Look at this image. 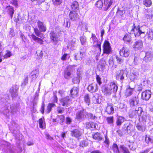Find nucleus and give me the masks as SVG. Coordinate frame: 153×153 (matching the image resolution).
Listing matches in <instances>:
<instances>
[{
    "label": "nucleus",
    "mask_w": 153,
    "mask_h": 153,
    "mask_svg": "<svg viewBox=\"0 0 153 153\" xmlns=\"http://www.w3.org/2000/svg\"><path fill=\"white\" fill-rule=\"evenodd\" d=\"M87 144L86 143L85 141L83 140L80 142V146L83 147L86 146L87 145Z\"/></svg>",
    "instance_id": "680f3d73"
},
{
    "label": "nucleus",
    "mask_w": 153,
    "mask_h": 153,
    "mask_svg": "<svg viewBox=\"0 0 153 153\" xmlns=\"http://www.w3.org/2000/svg\"><path fill=\"white\" fill-rule=\"evenodd\" d=\"M146 17L147 19H152L153 17V11H151L150 13L147 14Z\"/></svg>",
    "instance_id": "0e129e2a"
},
{
    "label": "nucleus",
    "mask_w": 153,
    "mask_h": 153,
    "mask_svg": "<svg viewBox=\"0 0 153 153\" xmlns=\"http://www.w3.org/2000/svg\"><path fill=\"white\" fill-rule=\"evenodd\" d=\"M114 153H120L118 146L116 143H114L111 148Z\"/></svg>",
    "instance_id": "473e14b6"
},
{
    "label": "nucleus",
    "mask_w": 153,
    "mask_h": 153,
    "mask_svg": "<svg viewBox=\"0 0 153 153\" xmlns=\"http://www.w3.org/2000/svg\"><path fill=\"white\" fill-rule=\"evenodd\" d=\"M144 112H143V109L141 107H138L136 108L135 110H131L129 115L130 117L136 118L138 117L139 118H142L143 120H145L146 118V115H142V114H143Z\"/></svg>",
    "instance_id": "f03ea898"
},
{
    "label": "nucleus",
    "mask_w": 153,
    "mask_h": 153,
    "mask_svg": "<svg viewBox=\"0 0 153 153\" xmlns=\"http://www.w3.org/2000/svg\"><path fill=\"white\" fill-rule=\"evenodd\" d=\"M31 37L33 40L40 45L43 44L44 41L43 40L35 36L34 34L31 35Z\"/></svg>",
    "instance_id": "393cba45"
},
{
    "label": "nucleus",
    "mask_w": 153,
    "mask_h": 153,
    "mask_svg": "<svg viewBox=\"0 0 153 153\" xmlns=\"http://www.w3.org/2000/svg\"><path fill=\"white\" fill-rule=\"evenodd\" d=\"M28 81V78L27 77L25 79L24 81L22 83V86H25L27 83Z\"/></svg>",
    "instance_id": "338daca9"
},
{
    "label": "nucleus",
    "mask_w": 153,
    "mask_h": 153,
    "mask_svg": "<svg viewBox=\"0 0 153 153\" xmlns=\"http://www.w3.org/2000/svg\"><path fill=\"white\" fill-rule=\"evenodd\" d=\"M82 133L81 130L80 129L77 128L73 129L71 131L70 134L72 137L79 138L81 137Z\"/></svg>",
    "instance_id": "1a4fd4ad"
},
{
    "label": "nucleus",
    "mask_w": 153,
    "mask_h": 153,
    "mask_svg": "<svg viewBox=\"0 0 153 153\" xmlns=\"http://www.w3.org/2000/svg\"><path fill=\"white\" fill-rule=\"evenodd\" d=\"M101 97L98 95L97 97L96 96L94 97L93 99L95 103H100L101 102Z\"/></svg>",
    "instance_id": "72a5a7b5"
},
{
    "label": "nucleus",
    "mask_w": 153,
    "mask_h": 153,
    "mask_svg": "<svg viewBox=\"0 0 153 153\" xmlns=\"http://www.w3.org/2000/svg\"><path fill=\"white\" fill-rule=\"evenodd\" d=\"M105 140L104 141V143L105 144V146L108 147L109 144V139L108 138L107 136V135H105Z\"/></svg>",
    "instance_id": "603ef678"
},
{
    "label": "nucleus",
    "mask_w": 153,
    "mask_h": 153,
    "mask_svg": "<svg viewBox=\"0 0 153 153\" xmlns=\"http://www.w3.org/2000/svg\"><path fill=\"white\" fill-rule=\"evenodd\" d=\"M76 42V39H72L71 42L68 43V48H72V47L74 46V44Z\"/></svg>",
    "instance_id": "864d4df0"
},
{
    "label": "nucleus",
    "mask_w": 153,
    "mask_h": 153,
    "mask_svg": "<svg viewBox=\"0 0 153 153\" xmlns=\"http://www.w3.org/2000/svg\"><path fill=\"white\" fill-rule=\"evenodd\" d=\"M132 47L134 50L140 51L143 47V42L141 40H138L134 42Z\"/></svg>",
    "instance_id": "0eeeda50"
},
{
    "label": "nucleus",
    "mask_w": 153,
    "mask_h": 153,
    "mask_svg": "<svg viewBox=\"0 0 153 153\" xmlns=\"http://www.w3.org/2000/svg\"><path fill=\"white\" fill-rule=\"evenodd\" d=\"M80 76L79 74H77L73 79L72 81L74 83L79 84L80 80Z\"/></svg>",
    "instance_id": "2f4dec72"
},
{
    "label": "nucleus",
    "mask_w": 153,
    "mask_h": 153,
    "mask_svg": "<svg viewBox=\"0 0 153 153\" xmlns=\"http://www.w3.org/2000/svg\"><path fill=\"white\" fill-rule=\"evenodd\" d=\"M87 112L84 109L78 112L76 114V119L78 120L81 119L85 117V116H87Z\"/></svg>",
    "instance_id": "f3484780"
},
{
    "label": "nucleus",
    "mask_w": 153,
    "mask_h": 153,
    "mask_svg": "<svg viewBox=\"0 0 153 153\" xmlns=\"http://www.w3.org/2000/svg\"><path fill=\"white\" fill-rule=\"evenodd\" d=\"M134 90V88H131L129 87L126 90V95L127 96H131Z\"/></svg>",
    "instance_id": "37998d69"
},
{
    "label": "nucleus",
    "mask_w": 153,
    "mask_h": 153,
    "mask_svg": "<svg viewBox=\"0 0 153 153\" xmlns=\"http://www.w3.org/2000/svg\"><path fill=\"white\" fill-rule=\"evenodd\" d=\"M91 39L92 40L94 44L95 43H96L97 44L96 45V46L97 47V48L99 50L100 52V54L101 51V42L98 40L95 34L93 33H92L91 34Z\"/></svg>",
    "instance_id": "9b49d317"
},
{
    "label": "nucleus",
    "mask_w": 153,
    "mask_h": 153,
    "mask_svg": "<svg viewBox=\"0 0 153 153\" xmlns=\"http://www.w3.org/2000/svg\"><path fill=\"white\" fill-rule=\"evenodd\" d=\"M95 5L99 9L101 8L102 7L103 5L102 0H98L96 2Z\"/></svg>",
    "instance_id": "49530a36"
},
{
    "label": "nucleus",
    "mask_w": 153,
    "mask_h": 153,
    "mask_svg": "<svg viewBox=\"0 0 153 153\" xmlns=\"http://www.w3.org/2000/svg\"><path fill=\"white\" fill-rule=\"evenodd\" d=\"M56 105L53 103H50L48 104L47 108L46 111V113H49L51 111L52 108L55 107Z\"/></svg>",
    "instance_id": "f704fd0d"
},
{
    "label": "nucleus",
    "mask_w": 153,
    "mask_h": 153,
    "mask_svg": "<svg viewBox=\"0 0 153 153\" xmlns=\"http://www.w3.org/2000/svg\"><path fill=\"white\" fill-rule=\"evenodd\" d=\"M50 36L52 41L57 43L59 40V36L57 33H54L53 31H51L50 33Z\"/></svg>",
    "instance_id": "a211bd4d"
},
{
    "label": "nucleus",
    "mask_w": 153,
    "mask_h": 153,
    "mask_svg": "<svg viewBox=\"0 0 153 153\" xmlns=\"http://www.w3.org/2000/svg\"><path fill=\"white\" fill-rule=\"evenodd\" d=\"M7 8L10 15V17L12 19L14 13V10L13 7L10 6H8L7 7Z\"/></svg>",
    "instance_id": "c9c22d12"
},
{
    "label": "nucleus",
    "mask_w": 153,
    "mask_h": 153,
    "mask_svg": "<svg viewBox=\"0 0 153 153\" xmlns=\"http://www.w3.org/2000/svg\"><path fill=\"white\" fill-rule=\"evenodd\" d=\"M152 2L151 0H143V4L147 7H150L152 4Z\"/></svg>",
    "instance_id": "79ce46f5"
},
{
    "label": "nucleus",
    "mask_w": 153,
    "mask_h": 153,
    "mask_svg": "<svg viewBox=\"0 0 153 153\" xmlns=\"http://www.w3.org/2000/svg\"><path fill=\"white\" fill-rule=\"evenodd\" d=\"M106 65V62L104 60H102L101 61L99 64V67L100 68L101 70H104Z\"/></svg>",
    "instance_id": "58836bf2"
},
{
    "label": "nucleus",
    "mask_w": 153,
    "mask_h": 153,
    "mask_svg": "<svg viewBox=\"0 0 153 153\" xmlns=\"http://www.w3.org/2000/svg\"><path fill=\"white\" fill-rule=\"evenodd\" d=\"M69 17L71 20L74 21L77 20L79 18V16L78 14L75 12L71 11L70 13Z\"/></svg>",
    "instance_id": "5701e85b"
},
{
    "label": "nucleus",
    "mask_w": 153,
    "mask_h": 153,
    "mask_svg": "<svg viewBox=\"0 0 153 153\" xmlns=\"http://www.w3.org/2000/svg\"><path fill=\"white\" fill-rule=\"evenodd\" d=\"M12 55V53L11 52L9 51H7L6 54L3 56L4 59L10 57Z\"/></svg>",
    "instance_id": "5fc2aeb1"
},
{
    "label": "nucleus",
    "mask_w": 153,
    "mask_h": 153,
    "mask_svg": "<svg viewBox=\"0 0 153 153\" xmlns=\"http://www.w3.org/2000/svg\"><path fill=\"white\" fill-rule=\"evenodd\" d=\"M69 55L67 53H65L63 55L61 58V59L63 61L65 60L67 58H69Z\"/></svg>",
    "instance_id": "13d9d810"
},
{
    "label": "nucleus",
    "mask_w": 153,
    "mask_h": 153,
    "mask_svg": "<svg viewBox=\"0 0 153 153\" xmlns=\"http://www.w3.org/2000/svg\"><path fill=\"white\" fill-rule=\"evenodd\" d=\"M151 95V92L150 90H146L142 93L141 97L143 100H147L150 98Z\"/></svg>",
    "instance_id": "2eb2a0df"
},
{
    "label": "nucleus",
    "mask_w": 153,
    "mask_h": 153,
    "mask_svg": "<svg viewBox=\"0 0 153 153\" xmlns=\"http://www.w3.org/2000/svg\"><path fill=\"white\" fill-rule=\"evenodd\" d=\"M153 59V53L151 52H147L146 53V55L143 58V61L146 63L150 62Z\"/></svg>",
    "instance_id": "4468645a"
},
{
    "label": "nucleus",
    "mask_w": 153,
    "mask_h": 153,
    "mask_svg": "<svg viewBox=\"0 0 153 153\" xmlns=\"http://www.w3.org/2000/svg\"><path fill=\"white\" fill-rule=\"evenodd\" d=\"M65 117L64 115L58 116L57 117L58 119V121L60 124H62L64 122Z\"/></svg>",
    "instance_id": "09e8293b"
},
{
    "label": "nucleus",
    "mask_w": 153,
    "mask_h": 153,
    "mask_svg": "<svg viewBox=\"0 0 153 153\" xmlns=\"http://www.w3.org/2000/svg\"><path fill=\"white\" fill-rule=\"evenodd\" d=\"M120 54L121 56L127 57L130 54V51L128 48L123 47L120 51Z\"/></svg>",
    "instance_id": "f8f14e48"
},
{
    "label": "nucleus",
    "mask_w": 153,
    "mask_h": 153,
    "mask_svg": "<svg viewBox=\"0 0 153 153\" xmlns=\"http://www.w3.org/2000/svg\"><path fill=\"white\" fill-rule=\"evenodd\" d=\"M123 40L128 42H130L131 41V37L130 35L126 34L123 38Z\"/></svg>",
    "instance_id": "ea45409f"
},
{
    "label": "nucleus",
    "mask_w": 153,
    "mask_h": 153,
    "mask_svg": "<svg viewBox=\"0 0 153 153\" xmlns=\"http://www.w3.org/2000/svg\"><path fill=\"white\" fill-rule=\"evenodd\" d=\"M19 89V87L17 85L13 86L10 90L12 97H16L18 95L17 91Z\"/></svg>",
    "instance_id": "dca6fc26"
},
{
    "label": "nucleus",
    "mask_w": 153,
    "mask_h": 153,
    "mask_svg": "<svg viewBox=\"0 0 153 153\" xmlns=\"http://www.w3.org/2000/svg\"><path fill=\"white\" fill-rule=\"evenodd\" d=\"M71 7L73 10L76 11L79 9V4L76 1H73L71 4Z\"/></svg>",
    "instance_id": "c756f323"
},
{
    "label": "nucleus",
    "mask_w": 153,
    "mask_h": 153,
    "mask_svg": "<svg viewBox=\"0 0 153 153\" xmlns=\"http://www.w3.org/2000/svg\"><path fill=\"white\" fill-rule=\"evenodd\" d=\"M85 117L90 118V119L93 120H94L97 118V117L94 115L93 114L90 113H88V112L87 114V116H85Z\"/></svg>",
    "instance_id": "4c0bfd02"
},
{
    "label": "nucleus",
    "mask_w": 153,
    "mask_h": 153,
    "mask_svg": "<svg viewBox=\"0 0 153 153\" xmlns=\"http://www.w3.org/2000/svg\"><path fill=\"white\" fill-rule=\"evenodd\" d=\"M115 58L117 59V62L118 63L121 64L123 62V60L120 57H118L117 56H115Z\"/></svg>",
    "instance_id": "e2e57ef3"
},
{
    "label": "nucleus",
    "mask_w": 153,
    "mask_h": 153,
    "mask_svg": "<svg viewBox=\"0 0 153 153\" xmlns=\"http://www.w3.org/2000/svg\"><path fill=\"white\" fill-rule=\"evenodd\" d=\"M9 106V104H8V105H6L5 107L4 108V109L3 111V113L4 114H6L9 112V110L8 109V107Z\"/></svg>",
    "instance_id": "bf43d9fd"
},
{
    "label": "nucleus",
    "mask_w": 153,
    "mask_h": 153,
    "mask_svg": "<svg viewBox=\"0 0 153 153\" xmlns=\"http://www.w3.org/2000/svg\"><path fill=\"white\" fill-rule=\"evenodd\" d=\"M139 98L137 96L132 97L129 100V104L131 107H133L137 106L139 103Z\"/></svg>",
    "instance_id": "9d476101"
},
{
    "label": "nucleus",
    "mask_w": 153,
    "mask_h": 153,
    "mask_svg": "<svg viewBox=\"0 0 153 153\" xmlns=\"http://www.w3.org/2000/svg\"><path fill=\"white\" fill-rule=\"evenodd\" d=\"M146 35L148 36V38L150 39H153V31L149 30L146 33Z\"/></svg>",
    "instance_id": "de8ad7c7"
},
{
    "label": "nucleus",
    "mask_w": 153,
    "mask_h": 153,
    "mask_svg": "<svg viewBox=\"0 0 153 153\" xmlns=\"http://www.w3.org/2000/svg\"><path fill=\"white\" fill-rule=\"evenodd\" d=\"M113 0H104V10L106 11L111 6L113 2Z\"/></svg>",
    "instance_id": "4be33fe9"
},
{
    "label": "nucleus",
    "mask_w": 153,
    "mask_h": 153,
    "mask_svg": "<svg viewBox=\"0 0 153 153\" xmlns=\"http://www.w3.org/2000/svg\"><path fill=\"white\" fill-rule=\"evenodd\" d=\"M71 121L72 119L71 118L67 117L66 118V123L67 124H70Z\"/></svg>",
    "instance_id": "69168bd1"
},
{
    "label": "nucleus",
    "mask_w": 153,
    "mask_h": 153,
    "mask_svg": "<svg viewBox=\"0 0 153 153\" xmlns=\"http://www.w3.org/2000/svg\"><path fill=\"white\" fill-rule=\"evenodd\" d=\"M84 100L85 102L89 105L90 103V99L88 94H86L84 97Z\"/></svg>",
    "instance_id": "8fccbe9b"
},
{
    "label": "nucleus",
    "mask_w": 153,
    "mask_h": 153,
    "mask_svg": "<svg viewBox=\"0 0 153 153\" xmlns=\"http://www.w3.org/2000/svg\"><path fill=\"white\" fill-rule=\"evenodd\" d=\"M39 126L40 128L44 129L45 128V123H44V120L42 118H40L39 120Z\"/></svg>",
    "instance_id": "c03bdc74"
},
{
    "label": "nucleus",
    "mask_w": 153,
    "mask_h": 153,
    "mask_svg": "<svg viewBox=\"0 0 153 153\" xmlns=\"http://www.w3.org/2000/svg\"><path fill=\"white\" fill-rule=\"evenodd\" d=\"M69 102L70 99L69 97H67L62 98L60 100L61 103L63 106H65V105L67 106L69 104Z\"/></svg>",
    "instance_id": "bb28decb"
},
{
    "label": "nucleus",
    "mask_w": 153,
    "mask_h": 153,
    "mask_svg": "<svg viewBox=\"0 0 153 153\" xmlns=\"http://www.w3.org/2000/svg\"><path fill=\"white\" fill-rule=\"evenodd\" d=\"M136 128L138 130L143 131H145V127L143 126H142L139 124H137L136 126Z\"/></svg>",
    "instance_id": "6e6d98bb"
},
{
    "label": "nucleus",
    "mask_w": 153,
    "mask_h": 153,
    "mask_svg": "<svg viewBox=\"0 0 153 153\" xmlns=\"http://www.w3.org/2000/svg\"><path fill=\"white\" fill-rule=\"evenodd\" d=\"M103 48V53L102 55L103 56L106 54L108 56L111 51V48L110 43L107 40H105L104 42Z\"/></svg>",
    "instance_id": "39448f33"
},
{
    "label": "nucleus",
    "mask_w": 153,
    "mask_h": 153,
    "mask_svg": "<svg viewBox=\"0 0 153 153\" xmlns=\"http://www.w3.org/2000/svg\"><path fill=\"white\" fill-rule=\"evenodd\" d=\"M57 110L59 114H62L64 111V108H61L59 107H58Z\"/></svg>",
    "instance_id": "774afa93"
},
{
    "label": "nucleus",
    "mask_w": 153,
    "mask_h": 153,
    "mask_svg": "<svg viewBox=\"0 0 153 153\" xmlns=\"http://www.w3.org/2000/svg\"><path fill=\"white\" fill-rule=\"evenodd\" d=\"M81 44L82 45H85L87 42V39L86 37L84 36H82L80 37V38Z\"/></svg>",
    "instance_id": "a19ab883"
},
{
    "label": "nucleus",
    "mask_w": 153,
    "mask_h": 153,
    "mask_svg": "<svg viewBox=\"0 0 153 153\" xmlns=\"http://www.w3.org/2000/svg\"><path fill=\"white\" fill-rule=\"evenodd\" d=\"M78 92V89L76 87H74L70 91V94L71 97L76 96Z\"/></svg>",
    "instance_id": "a878e982"
},
{
    "label": "nucleus",
    "mask_w": 153,
    "mask_h": 153,
    "mask_svg": "<svg viewBox=\"0 0 153 153\" xmlns=\"http://www.w3.org/2000/svg\"><path fill=\"white\" fill-rule=\"evenodd\" d=\"M130 74V78L132 80L136 79L139 75L138 71L136 70L131 71Z\"/></svg>",
    "instance_id": "aec40b11"
},
{
    "label": "nucleus",
    "mask_w": 153,
    "mask_h": 153,
    "mask_svg": "<svg viewBox=\"0 0 153 153\" xmlns=\"http://www.w3.org/2000/svg\"><path fill=\"white\" fill-rule=\"evenodd\" d=\"M146 28L145 26L137 25L135 23H134L130 33L134 34V36L136 37L139 36L141 34L145 33L147 29Z\"/></svg>",
    "instance_id": "f257e3e1"
},
{
    "label": "nucleus",
    "mask_w": 153,
    "mask_h": 153,
    "mask_svg": "<svg viewBox=\"0 0 153 153\" xmlns=\"http://www.w3.org/2000/svg\"><path fill=\"white\" fill-rule=\"evenodd\" d=\"M53 4L55 5H59L62 2V0H52Z\"/></svg>",
    "instance_id": "4d7b16f0"
},
{
    "label": "nucleus",
    "mask_w": 153,
    "mask_h": 153,
    "mask_svg": "<svg viewBox=\"0 0 153 153\" xmlns=\"http://www.w3.org/2000/svg\"><path fill=\"white\" fill-rule=\"evenodd\" d=\"M115 77L116 79L121 81H123L124 77L127 75L125 71L123 70L117 71Z\"/></svg>",
    "instance_id": "423d86ee"
},
{
    "label": "nucleus",
    "mask_w": 153,
    "mask_h": 153,
    "mask_svg": "<svg viewBox=\"0 0 153 153\" xmlns=\"http://www.w3.org/2000/svg\"><path fill=\"white\" fill-rule=\"evenodd\" d=\"M118 89L117 84L114 82L110 83L108 86L105 88L104 90V94L106 95H110L111 93H115Z\"/></svg>",
    "instance_id": "20e7f679"
},
{
    "label": "nucleus",
    "mask_w": 153,
    "mask_h": 153,
    "mask_svg": "<svg viewBox=\"0 0 153 153\" xmlns=\"http://www.w3.org/2000/svg\"><path fill=\"white\" fill-rule=\"evenodd\" d=\"M150 66L147 64H143L141 66V68L144 71H146L149 70L150 69Z\"/></svg>",
    "instance_id": "e433bc0d"
},
{
    "label": "nucleus",
    "mask_w": 153,
    "mask_h": 153,
    "mask_svg": "<svg viewBox=\"0 0 153 153\" xmlns=\"http://www.w3.org/2000/svg\"><path fill=\"white\" fill-rule=\"evenodd\" d=\"M109 66L111 67H114L116 68V65H114V63L113 61V58L112 57L110 58L108 61Z\"/></svg>",
    "instance_id": "a18cd8bd"
},
{
    "label": "nucleus",
    "mask_w": 153,
    "mask_h": 153,
    "mask_svg": "<svg viewBox=\"0 0 153 153\" xmlns=\"http://www.w3.org/2000/svg\"><path fill=\"white\" fill-rule=\"evenodd\" d=\"M94 139L98 141L101 140L102 139V137L100 133L97 132L92 135Z\"/></svg>",
    "instance_id": "c85d7f7f"
},
{
    "label": "nucleus",
    "mask_w": 153,
    "mask_h": 153,
    "mask_svg": "<svg viewBox=\"0 0 153 153\" xmlns=\"http://www.w3.org/2000/svg\"><path fill=\"white\" fill-rule=\"evenodd\" d=\"M84 55L85 51H82L80 50L79 52L74 54V59L76 60H81L84 58Z\"/></svg>",
    "instance_id": "6ab92c4d"
},
{
    "label": "nucleus",
    "mask_w": 153,
    "mask_h": 153,
    "mask_svg": "<svg viewBox=\"0 0 153 153\" xmlns=\"http://www.w3.org/2000/svg\"><path fill=\"white\" fill-rule=\"evenodd\" d=\"M37 23L39 30L37 28H34V32L37 36L42 38L43 37V34L41 32H44L46 31V26L43 22L39 20L38 21Z\"/></svg>",
    "instance_id": "7ed1b4c3"
},
{
    "label": "nucleus",
    "mask_w": 153,
    "mask_h": 153,
    "mask_svg": "<svg viewBox=\"0 0 153 153\" xmlns=\"http://www.w3.org/2000/svg\"><path fill=\"white\" fill-rule=\"evenodd\" d=\"M126 144L130 150L134 151L136 150V147L134 146V143L133 142L128 141H127Z\"/></svg>",
    "instance_id": "cd10ccee"
},
{
    "label": "nucleus",
    "mask_w": 153,
    "mask_h": 153,
    "mask_svg": "<svg viewBox=\"0 0 153 153\" xmlns=\"http://www.w3.org/2000/svg\"><path fill=\"white\" fill-rule=\"evenodd\" d=\"M106 111L108 114H113L114 113V109L111 103H108L106 107Z\"/></svg>",
    "instance_id": "412c9836"
},
{
    "label": "nucleus",
    "mask_w": 153,
    "mask_h": 153,
    "mask_svg": "<svg viewBox=\"0 0 153 153\" xmlns=\"http://www.w3.org/2000/svg\"><path fill=\"white\" fill-rule=\"evenodd\" d=\"M74 66L69 65L64 71V76L65 78L68 79L70 78L71 72L72 71Z\"/></svg>",
    "instance_id": "6e6552de"
},
{
    "label": "nucleus",
    "mask_w": 153,
    "mask_h": 153,
    "mask_svg": "<svg viewBox=\"0 0 153 153\" xmlns=\"http://www.w3.org/2000/svg\"><path fill=\"white\" fill-rule=\"evenodd\" d=\"M10 3L16 7L18 5V2L17 0H11L10 1Z\"/></svg>",
    "instance_id": "052dcab7"
},
{
    "label": "nucleus",
    "mask_w": 153,
    "mask_h": 153,
    "mask_svg": "<svg viewBox=\"0 0 153 153\" xmlns=\"http://www.w3.org/2000/svg\"><path fill=\"white\" fill-rule=\"evenodd\" d=\"M98 89L97 85L96 82L92 83L89 85L87 88L89 91L92 93L96 92L98 90Z\"/></svg>",
    "instance_id": "ddd939ff"
},
{
    "label": "nucleus",
    "mask_w": 153,
    "mask_h": 153,
    "mask_svg": "<svg viewBox=\"0 0 153 153\" xmlns=\"http://www.w3.org/2000/svg\"><path fill=\"white\" fill-rule=\"evenodd\" d=\"M10 111L12 113H14L19 111V107L18 104H13L10 105Z\"/></svg>",
    "instance_id": "b1692460"
},
{
    "label": "nucleus",
    "mask_w": 153,
    "mask_h": 153,
    "mask_svg": "<svg viewBox=\"0 0 153 153\" xmlns=\"http://www.w3.org/2000/svg\"><path fill=\"white\" fill-rule=\"evenodd\" d=\"M106 120L108 124H113L114 122V117L113 116L108 117L106 118Z\"/></svg>",
    "instance_id": "3c124183"
},
{
    "label": "nucleus",
    "mask_w": 153,
    "mask_h": 153,
    "mask_svg": "<svg viewBox=\"0 0 153 153\" xmlns=\"http://www.w3.org/2000/svg\"><path fill=\"white\" fill-rule=\"evenodd\" d=\"M124 121V118L123 117L119 116H118L116 124L117 126H120Z\"/></svg>",
    "instance_id": "7c9ffc66"
}]
</instances>
